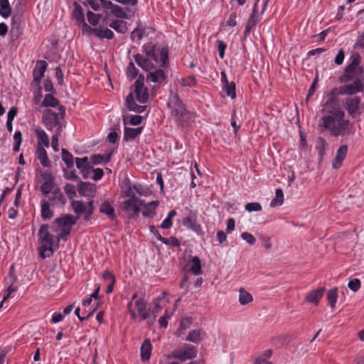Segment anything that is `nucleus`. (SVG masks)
<instances>
[{"mask_svg": "<svg viewBox=\"0 0 364 364\" xmlns=\"http://www.w3.org/2000/svg\"><path fill=\"white\" fill-rule=\"evenodd\" d=\"M361 57L359 53H353L350 55V63L346 67L343 74L338 80L346 84L339 87H334L327 95V100L323 105L322 109L342 108L338 95H353L364 90V68L360 65Z\"/></svg>", "mask_w": 364, "mask_h": 364, "instance_id": "obj_1", "label": "nucleus"}, {"mask_svg": "<svg viewBox=\"0 0 364 364\" xmlns=\"http://www.w3.org/2000/svg\"><path fill=\"white\" fill-rule=\"evenodd\" d=\"M168 107L171 110V116L174 117L179 124L183 125L195 117L193 112L186 109L182 101L176 95H173L170 97Z\"/></svg>", "mask_w": 364, "mask_h": 364, "instance_id": "obj_2", "label": "nucleus"}, {"mask_svg": "<svg viewBox=\"0 0 364 364\" xmlns=\"http://www.w3.org/2000/svg\"><path fill=\"white\" fill-rule=\"evenodd\" d=\"M49 225H41L38 231L40 247L39 255L43 258L50 257L53 255L54 237L48 231Z\"/></svg>", "mask_w": 364, "mask_h": 364, "instance_id": "obj_3", "label": "nucleus"}, {"mask_svg": "<svg viewBox=\"0 0 364 364\" xmlns=\"http://www.w3.org/2000/svg\"><path fill=\"white\" fill-rule=\"evenodd\" d=\"M147 301L142 296H139L137 293L134 294L127 306L131 318L134 321L137 318V314L133 307L134 306L139 315V320L147 319L150 316V309L147 307Z\"/></svg>", "mask_w": 364, "mask_h": 364, "instance_id": "obj_4", "label": "nucleus"}, {"mask_svg": "<svg viewBox=\"0 0 364 364\" xmlns=\"http://www.w3.org/2000/svg\"><path fill=\"white\" fill-rule=\"evenodd\" d=\"M323 116L318 127L321 131H328L330 133L336 127V123L341 120V117H346L344 110L341 109H321Z\"/></svg>", "mask_w": 364, "mask_h": 364, "instance_id": "obj_5", "label": "nucleus"}, {"mask_svg": "<svg viewBox=\"0 0 364 364\" xmlns=\"http://www.w3.org/2000/svg\"><path fill=\"white\" fill-rule=\"evenodd\" d=\"M323 116L318 127L321 131H328L330 133L336 127V123L341 120V117H346L344 110L341 109H321Z\"/></svg>", "mask_w": 364, "mask_h": 364, "instance_id": "obj_6", "label": "nucleus"}, {"mask_svg": "<svg viewBox=\"0 0 364 364\" xmlns=\"http://www.w3.org/2000/svg\"><path fill=\"white\" fill-rule=\"evenodd\" d=\"M146 56L156 63H159L161 68H166L168 60V50L166 48H162L148 43L143 46Z\"/></svg>", "mask_w": 364, "mask_h": 364, "instance_id": "obj_7", "label": "nucleus"}, {"mask_svg": "<svg viewBox=\"0 0 364 364\" xmlns=\"http://www.w3.org/2000/svg\"><path fill=\"white\" fill-rule=\"evenodd\" d=\"M345 117H341V120L336 123V127L330 133L331 136L338 137L353 135L355 134V127L354 124L349 119H345Z\"/></svg>", "mask_w": 364, "mask_h": 364, "instance_id": "obj_8", "label": "nucleus"}, {"mask_svg": "<svg viewBox=\"0 0 364 364\" xmlns=\"http://www.w3.org/2000/svg\"><path fill=\"white\" fill-rule=\"evenodd\" d=\"M43 123L45 124L48 130H58L62 131V126L58 119V114L51 109H46L43 112L42 116Z\"/></svg>", "mask_w": 364, "mask_h": 364, "instance_id": "obj_9", "label": "nucleus"}, {"mask_svg": "<svg viewBox=\"0 0 364 364\" xmlns=\"http://www.w3.org/2000/svg\"><path fill=\"white\" fill-rule=\"evenodd\" d=\"M171 355L176 359L185 361L196 358L197 350L195 346L186 344L183 348L173 350Z\"/></svg>", "mask_w": 364, "mask_h": 364, "instance_id": "obj_10", "label": "nucleus"}, {"mask_svg": "<svg viewBox=\"0 0 364 364\" xmlns=\"http://www.w3.org/2000/svg\"><path fill=\"white\" fill-rule=\"evenodd\" d=\"M144 77L140 75L134 82V92L136 100L141 104L146 103L149 98L147 87L144 86Z\"/></svg>", "mask_w": 364, "mask_h": 364, "instance_id": "obj_11", "label": "nucleus"}, {"mask_svg": "<svg viewBox=\"0 0 364 364\" xmlns=\"http://www.w3.org/2000/svg\"><path fill=\"white\" fill-rule=\"evenodd\" d=\"M360 98L358 96L346 99L345 107L349 117L355 119L360 115Z\"/></svg>", "mask_w": 364, "mask_h": 364, "instance_id": "obj_12", "label": "nucleus"}, {"mask_svg": "<svg viewBox=\"0 0 364 364\" xmlns=\"http://www.w3.org/2000/svg\"><path fill=\"white\" fill-rule=\"evenodd\" d=\"M23 33L21 16L14 15L11 18L9 36L11 41L17 40Z\"/></svg>", "mask_w": 364, "mask_h": 364, "instance_id": "obj_13", "label": "nucleus"}, {"mask_svg": "<svg viewBox=\"0 0 364 364\" xmlns=\"http://www.w3.org/2000/svg\"><path fill=\"white\" fill-rule=\"evenodd\" d=\"M167 73L161 68H154L146 75V81L159 84L167 82Z\"/></svg>", "mask_w": 364, "mask_h": 364, "instance_id": "obj_14", "label": "nucleus"}, {"mask_svg": "<svg viewBox=\"0 0 364 364\" xmlns=\"http://www.w3.org/2000/svg\"><path fill=\"white\" fill-rule=\"evenodd\" d=\"M47 63L45 60L37 61L36 65L33 70V82L38 85L41 79L44 76V73L47 69Z\"/></svg>", "mask_w": 364, "mask_h": 364, "instance_id": "obj_15", "label": "nucleus"}, {"mask_svg": "<svg viewBox=\"0 0 364 364\" xmlns=\"http://www.w3.org/2000/svg\"><path fill=\"white\" fill-rule=\"evenodd\" d=\"M77 190L81 196H93L96 192V187L93 183L90 182H83L81 180H79Z\"/></svg>", "mask_w": 364, "mask_h": 364, "instance_id": "obj_16", "label": "nucleus"}, {"mask_svg": "<svg viewBox=\"0 0 364 364\" xmlns=\"http://www.w3.org/2000/svg\"><path fill=\"white\" fill-rule=\"evenodd\" d=\"M134 58L136 64L148 73L155 67L151 62V59L145 58L141 54H136Z\"/></svg>", "mask_w": 364, "mask_h": 364, "instance_id": "obj_17", "label": "nucleus"}, {"mask_svg": "<svg viewBox=\"0 0 364 364\" xmlns=\"http://www.w3.org/2000/svg\"><path fill=\"white\" fill-rule=\"evenodd\" d=\"M124 124L125 126L124 133V140L129 141L136 139L142 132V127L130 128L127 127V120L124 118Z\"/></svg>", "mask_w": 364, "mask_h": 364, "instance_id": "obj_18", "label": "nucleus"}, {"mask_svg": "<svg viewBox=\"0 0 364 364\" xmlns=\"http://www.w3.org/2000/svg\"><path fill=\"white\" fill-rule=\"evenodd\" d=\"M348 152V146L347 145H341L337 152L335 159L333 161V168L335 169L338 168L341 164L343 161L345 159L346 154Z\"/></svg>", "mask_w": 364, "mask_h": 364, "instance_id": "obj_19", "label": "nucleus"}, {"mask_svg": "<svg viewBox=\"0 0 364 364\" xmlns=\"http://www.w3.org/2000/svg\"><path fill=\"white\" fill-rule=\"evenodd\" d=\"M325 289L323 287L314 289L310 291L305 297V301L318 305L320 299L323 295Z\"/></svg>", "mask_w": 364, "mask_h": 364, "instance_id": "obj_20", "label": "nucleus"}, {"mask_svg": "<svg viewBox=\"0 0 364 364\" xmlns=\"http://www.w3.org/2000/svg\"><path fill=\"white\" fill-rule=\"evenodd\" d=\"M77 218H74L71 215H64L60 218H55L54 223L58 225L60 228H68L71 227L72 225L76 223Z\"/></svg>", "mask_w": 364, "mask_h": 364, "instance_id": "obj_21", "label": "nucleus"}, {"mask_svg": "<svg viewBox=\"0 0 364 364\" xmlns=\"http://www.w3.org/2000/svg\"><path fill=\"white\" fill-rule=\"evenodd\" d=\"M183 224L196 232L200 229V225L196 222V215L193 212H190L189 215L183 219Z\"/></svg>", "mask_w": 364, "mask_h": 364, "instance_id": "obj_22", "label": "nucleus"}, {"mask_svg": "<svg viewBox=\"0 0 364 364\" xmlns=\"http://www.w3.org/2000/svg\"><path fill=\"white\" fill-rule=\"evenodd\" d=\"M100 212L106 215L110 220L116 218L114 208L108 200H105L100 206Z\"/></svg>", "mask_w": 364, "mask_h": 364, "instance_id": "obj_23", "label": "nucleus"}, {"mask_svg": "<svg viewBox=\"0 0 364 364\" xmlns=\"http://www.w3.org/2000/svg\"><path fill=\"white\" fill-rule=\"evenodd\" d=\"M44 178V182L41 185V191L42 193L44 196H48V193H50L53 188H54V183H53V178L51 175H47L45 174L43 176Z\"/></svg>", "mask_w": 364, "mask_h": 364, "instance_id": "obj_24", "label": "nucleus"}, {"mask_svg": "<svg viewBox=\"0 0 364 364\" xmlns=\"http://www.w3.org/2000/svg\"><path fill=\"white\" fill-rule=\"evenodd\" d=\"M75 9L73 12V18L75 20L76 23L80 25L85 21L84 10L82 7L76 1L73 3Z\"/></svg>", "mask_w": 364, "mask_h": 364, "instance_id": "obj_25", "label": "nucleus"}, {"mask_svg": "<svg viewBox=\"0 0 364 364\" xmlns=\"http://www.w3.org/2000/svg\"><path fill=\"white\" fill-rule=\"evenodd\" d=\"M35 134L38 139V146L44 145L46 147L48 148L49 146L50 143L48 136L45 132V131L41 127H38L36 129Z\"/></svg>", "mask_w": 364, "mask_h": 364, "instance_id": "obj_26", "label": "nucleus"}, {"mask_svg": "<svg viewBox=\"0 0 364 364\" xmlns=\"http://www.w3.org/2000/svg\"><path fill=\"white\" fill-rule=\"evenodd\" d=\"M38 159L40 160L41 165L44 167L50 166V161L47 156V152L43 146H38L36 149Z\"/></svg>", "mask_w": 364, "mask_h": 364, "instance_id": "obj_27", "label": "nucleus"}, {"mask_svg": "<svg viewBox=\"0 0 364 364\" xmlns=\"http://www.w3.org/2000/svg\"><path fill=\"white\" fill-rule=\"evenodd\" d=\"M151 344L148 339H146L141 346V358L143 361L149 360L151 353Z\"/></svg>", "mask_w": 364, "mask_h": 364, "instance_id": "obj_28", "label": "nucleus"}, {"mask_svg": "<svg viewBox=\"0 0 364 364\" xmlns=\"http://www.w3.org/2000/svg\"><path fill=\"white\" fill-rule=\"evenodd\" d=\"M127 24V23L124 21L114 20V21H112L109 24V26L110 28H113L117 32L124 34L128 30Z\"/></svg>", "mask_w": 364, "mask_h": 364, "instance_id": "obj_29", "label": "nucleus"}, {"mask_svg": "<svg viewBox=\"0 0 364 364\" xmlns=\"http://www.w3.org/2000/svg\"><path fill=\"white\" fill-rule=\"evenodd\" d=\"M152 30L151 27L141 28L139 26L132 32L131 38L132 40L136 38L138 41H140L144 36H148L149 33Z\"/></svg>", "mask_w": 364, "mask_h": 364, "instance_id": "obj_30", "label": "nucleus"}, {"mask_svg": "<svg viewBox=\"0 0 364 364\" xmlns=\"http://www.w3.org/2000/svg\"><path fill=\"white\" fill-rule=\"evenodd\" d=\"M159 205V201H151L149 203L144 205V210L142 212V215L144 217L153 218L155 215V208Z\"/></svg>", "mask_w": 364, "mask_h": 364, "instance_id": "obj_31", "label": "nucleus"}, {"mask_svg": "<svg viewBox=\"0 0 364 364\" xmlns=\"http://www.w3.org/2000/svg\"><path fill=\"white\" fill-rule=\"evenodd\" d=\"M94 35L100 38L112 39L114 37V33L110 29L102 27L95 28Z\"/></svg>", "mask_w": 364, "mask_h": 364, "instance_id": "obj_32", "label": "nucleus"}, {"mask_svg": "<svg viewBox=\"0 0 364 364\" xmlns=\"http://www.w3.org/2000/svg\"><path fill=\"white\" fill-rule=\"evenodd\" d=\"M41 212L43 220H49L53 216V212L50 209V203L47 200L41 202Z\"/></svg>", "mask_w": 364, "mask_h": 364, "instance_id": "obj_33", "label": "nucleus"}, {"mask_svg": "<svg viewBox=\"0 0 364 364\" xmlns=\"http://www.w3.org/2000/svg\"><path fill=\"white\" fill-rule=\"evenodd\" d=\"M11 14V7L9 0H0V15L4 18H9Z\"/></svg>", "mask_w": 364, "mask_h": 364, "instance_id": "obj_34", "label": "nucleus"}, {"mask_svg": "<svg viewBox=\"0 0 364 364\" xmlns=\"http://www.w3.org/2000/svg\"><path fill=\"white\" fill-rule=\"evenodd\" d=\"M49 200L55 203H60L62 205L66 203V199L59 188H55L53 191L52 196L49 197Z\"/></svg>", "mask_w": 364, "mask_h": 364, "instance_id": "obj_35", "label": "nucleus"}, {"mask_svg": "<svg viewBox=\"0 0 364 364\" xmlns=\"http://www.w3.org/2000/svg\"><path fill=\"white\" fill-rule=\"evenodd\" d=\"M202 336H205V333L201 332L200 330H193L189 332L186 341L198 343L201 341Z\"/></svg>", "mask_w": 364, "mask_h": 364, "instance_id": "obj_36", "label": "nucleus"}, {"mask_svg": "<svg viewBox=\"0 0 364 364\" xmlns=\"http://www.w3.org/2000/svg\"><path fill=\"white\" fill-rule=\"evenodd\" d=\"M328 146V144L325 139L322 137H318L316 141V149L318 151L320 160H322L323 158V156L325 154V149L326 146Z\"/></svg>", "mask_w": 364, "mask_h": 364, "instance_id": "obj_37", "label": "nucleus"}, {"mask_svg": "<svg viewBox=\"0 0 364 364\" xmlns=\"http://www.w3.org/2000/svg\"><path fill=\"white\" fill-rule=\"evenodd\" d=\"M253 300L252 296L245 289L241 288L239 290V301L241 305L249 304Z\"/></svg>", "mask_w": 364, "mask_h": 364, "instance_id": "obj_38", "label": "nucleus"}, {"mask_svg": "<svg viewBox=\"0 0 364 364\" xmlns=\"http://www.w3.org/2000/svg\"><path fill=\"white\" fill-rule=\"evenodd\" d=\"M284 203V193L281 188H277L275 192V197L270 203L271 207H276L282 205Z\"/></svg>", "mask_w": 364, "mask_h": 364, "instance_id": "obj_39", "label": "nucleus"}, {"mask_svg": "<svg viewBox=\"0 0 364 364\" xmlns=\"http://www.w3.org/2000/svg\"><path fill=\"white\" fill-rule=\"evenodd\" d=\"M258 21L259 16H250V17L248 19V21L246 23L245 28L244 31L245 37H247L250 34L252 29L256 26Z\"/></svg>", "mask_w": 364, "mask_h": 364, "instance_id": "obj_40", "label": "nucleus"}, {"mask_svg": "<svg viewBox=\"0 0 364 364\" xmlns=\"http://www.w3.org/2000/svg\"><path fill=\"white\" fill-rule=\"evenodd\" d=\"M192 265L191 267V272L194 275H199L202 273L201 263L198 257L195 256L192 258Z\"/></svg>", "mask_w": 364, "mask_h": 364, "instance_id": "obj_41", "label": "nucleus"}, {"mask_svg": "<svg viewBox=\"0 0 364 364\" xmlns=\"http://www.w3.org/2000/svg\"><path fill=\"white\" fill-rule=\"evenodd\" d=\"M62 160L65 163L68 168H72L74 166L73 155L65 149H62Z\"/></svg>", "mask_w": 364, "mask_h": 364, "instance_id": "obj_42", "label": "nucleus"}, {"mask_svg": "<svg viewBox=\"0 0 364 364\" xmlns=\"http://www.w3.org/2000/svg\"><path fill=\"white\" fill-rule=\"evenodd\" d=\"M71 206L74 213L78 215L84 213L87 209V206L82 200H73L72 202Z\"/></svg>", "mask_w": 364, "mask_h": 364, "instance_id": "obj_43", "label": "nucleus"}, {"mask_svg": "<svg viewBox=\"0 0 364 364\" xmlns=\"http://www.w3.org/2000/svg\"><path fill=\"white\" fill-rule=\"evenodd\" d=\"M58 100L55 98L52 95L48 94L45 96L42 102V106L45 107H55L58 105Z\"/></svg>", "mask_w": 364, "mask_h": 364, "instance_id": "obj_44", "label": "nucleus"}, {"mask_svg": "<svg viewBox=\"0 0 364 364\" xmlns=\"http://www.w3.org/2000/svg\"><path fill=\"white\" fill-rule=\"evenodd\" d=\"M223 90L226 92V95L228 97H230L232 100L236 97L235 83L234 82H230L224 85Z\"/></svg>", "mask_w": 364, "mask_h": 364, "instance_id": "obj_45", "label": "nucleus"}, {"mask_svg": "<svg viewBox=\"0 0 364 364\" xmlns=\"http://www.w3.org/2000/svg\"><path fill=\"white\" fill-rule=\"evenodd\" d=\"M338 298L337 289H331L327 293V299L328 301L329 305L332 309L335 308L336 301Z\"/></svg>", "mask_w": 364, "mask_h": 364, "instance_id": "obj_46", "label": "nucleus"}, {"mask_svg": "<svg viewBox=\"0 0 364 364\" xmlns=\"http://www.w3.org/2000/svg\"><path fill=\"white\" fill-rule=\"evenodd\" d=\"M90 160L92 164L94 165L107 163L110 161V155H107L106 157H105L103 155L94 154L91 156Z\"/></svg>", "mask_w": 364, "mask_h": 364, "instance_id": "obj_47", "label": "nucleus"}, {"mask_svg": "<svg viewBox=\"0 0 364 364\" xmlns=\"http://www.w3.org/2000/svg\"><path fill=\"white\" fill-rule=\"evenodd\" d=\"M159 236L160 237L159 241L166 245H170L172 247H178L180 245V242L176 237L172 236L168 238H165L161 235H159Z\"/></svg>", "mask_w": 364, "mask_h": 364, "instance_id": "obj_48", "label": "nucleus"}, {"mask_svg": "<svg viewBox=\"0 0 364 364\" xmlns=\"http://www.w3.org/2000/svg\"><path fill=\"white\" fill-rule=\"evenodd\" d=\"M139 198H129L123 203L122 208L126 211H131L134 206L138 205Z\"/></svg>", "mask_w": 364, "mask_h": 364, "instance_id": "obj_49", "label": "nucleus"}, {"mask_svg": "<svg viewBox=\"0 0 364 364\" xmlns=\"http://www.w3.org/2000/svg\"><path fill=\"white\" fill-rule=\"evenodd\" d=\"M179 82L183 87H193L196 85V79L194 75H190L187 77L181 78Z\"/></svg>", "mask_w": 364, "mask_h": 364, "instance_id": "obj_50", "label": "nucleus"}, {"mask_svg": "<svg viewBox=\"0 0 364 364\" xmlns=\"http://www.w3.org/2000/svg\"><path fill=\"white\" fill-rule=\"evenodd\" d=\"M87 17L90 24L96 26L102 18V14H95L92 11H89L87 13Z\"/></svg>", "mask_w": 364, "mask_h": 364, "instance_id": "obj_51", "label": "nucleus"}, {"mask_svg": "<svg viewBox=\"0 0 364 364\" xmlns=\"http://www.w3.org/2000/svg\"><path fill=\"white\" fill-rule=\"evenodd\" d=\"M138 69L136 68L133 62H130L127 68V75L129 78L133 80L138 75Z\"/></svg>", "mask_w": 364, "mask_h": 364, "instance_id": "obj_52", "label": "nucleus"}, {"mask_svg": "<svg viewBox=\"0 0 364 364\" xmlns=\"http://www.w3.org/2000/svg\"><path fill=\"white\" fill-rule=\"evenodd\" d=\"M112 13L117 18H127V14L126 11L119 6L115 5L113 6Z\"/></svg>", "mask_w": 364, "mask_h": 364, "instance_id": "obj_53", "label": "nucleus"}, {"mask_svg": "<svg viewBox=\"0 0 364 364\" xmlns=\"http://www.w3.org/2000/svg\"><path fill=\"white\" fill-rule=\"evenodd\" d=\"M76 167L77 169L81 171L83 169L85 166H88L91 164L88 161V158L87 156L82 157V158H75V159Z\"/></svg>", "mask_w": 364, "mask_h": 364, "instance_id": "obj_54", "label": "nucleus"}, {"mask_svg": "<svg viewBox=\"0 0 364 364\" xmlns=\"http://www.w3.org/2000/svg\"><path fill=\"white\" fill-rule=\"evenodd\" d=\"M127 190L125 191V196L129 198H138L135 194V191L133 188V185L130 183V181L127 179L125 184Z\"/></svg>", "mask_w": 364, "mask_h": 364, "instance_id": "obj_55", "label": "nucleus"}, {"mask_svg": "<svg viewBox=\"0 0 364 364\" xmlns=\"http://www.w3.org/2000/svg\"><path fill=\"white\" fill-rule=\"evenodd\" d=\"M59 129H60L58 128V130H55V133L52 136L51 145L55 151H58L59 150L58 137L61 132Z\"/></svg>", "mask_w": 364, "mask_h": 364, "instance_id": "obj_56", "label": "nucleus"}, {"mask_svg": "<svg viewBox=\"0 0 364 364\" xmlns=\"http://www.w3.org/2000/svg\"><path fill=\"white\" fill-rule=\"evenodd\" d=\"M64 190L70 199H72L76 196L75 187L73 184L67 183L64 187Z\"/></svg>", "mask_w": 364, "mask_h": 364, "instance_id": "obj_57", "label": "nucleus"}, {"mask_svg": "<svg viewBox=\"0 0 364 364\" xmlns=\"http://www.w3.org/2000/svg\"><path fill=\"white\" fill-rule=\"evenodd\" d=\"M64 177L67 180L79 181L80 178L75 173V170L68 171V169H63Z\"/></svg>", "mask_w": 364, "mask_h": 364, "instance_id": "obj_58", "label": "nucleus"}, {"mask_svg": "<svg viewBox=\"0 0 364 364\" xmlns=\"http://www.w3.org/2000/svg\"><path fill=\"white\" fill-rule=\"evenodd\" d=\"M97 0H86L83 1L84 6H90L94 11H100L101 9V5Z\"/></svg>", "mask_w": 364, "mask_h": 364, "instance_id": "obj_59", "label": "nucleus"}, {"mask_svg": "<svg viewBox=\"0 0 364 364\" xmlns=\"http://www.w3.org/2000/svg\"><path fill=\"white\" fill-rule=\"evenodd\" d=\"M71 227L63 228L58 236L57 237V241L59 242L60 240H63L66 241L68 239V236L70 234Z\"/></svg>", "mask_w": 364, "mask_h": 364, "instance_id": "obj_60", "label": "nucleus"}, {"mask_svg": "<svg viewBox=\"0 0 364 364\" xmlns=\"http://www.w3.org/2000/svg\"><path fill=\"white\" fill-rule=\"evenodd\" d=\"M245 210L248 212L260 211L262 206L259 203H248L245 205Z\"/></svg>", "mask_w": 364, "mask_h": 364, "instance_id": "obj_61", "label": "nucleus"}, {"mask_svg": "<svg viewBox=\"0 0 364 364\" xmlns=\"http://www.w3.org/2000/svg\"><path fill=\"white\" fill-rule=\"evenodd\" d=\"M348 288L353 291H357L360 288V281L358 279L350 280L348 284Z\"/></svg>", "mask_w": 364, "mask_h": 364, "instance_id": "obj_62", "label": "nucleus"}, {"mask_svg": "<svg viewBox=\"0 0 364 364\" xmlns=\"http://www.w3.org/2000/svg\"><path fill=\"white\" fill-rule=\"evenodd\" d=\"M241 237L251 245H254L256 242V240L254 237V236L252 234L247 232H242L241 235Z\"/></svg>", "mask_w": 364, "mask_h": 364, "instance_id": "obj_63", "label": "nucleus"}, {"mask_svg": "<svg viewBox=\"0 0 364 364\" xmlns=\"http://www.w3.org/2000/svg\"><path fill=\"white\" fill-rule=\"evenodd\" d=\"M92 172L94 173L92 178L95 181L100 180L104 176L103 170L100 168H92Z\"/></svg>", "mask_w": 364, "mask_h": 364, "instance_id": "obj_64", "label": "nucleus"}]
</instances>
